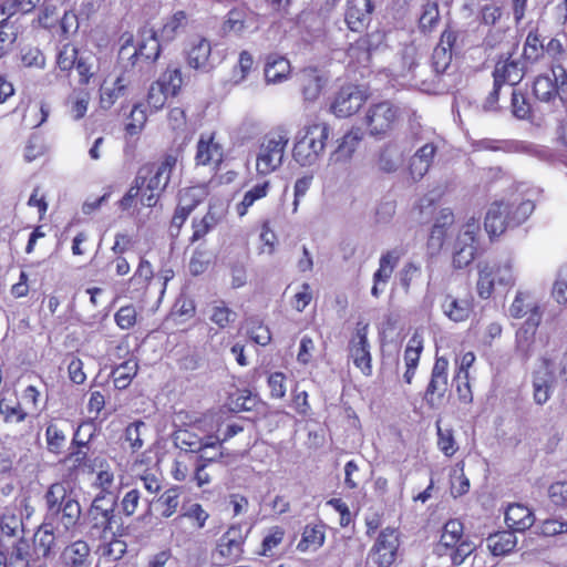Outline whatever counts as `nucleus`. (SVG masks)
I'll return each mask as SVG.
<instances>
[{"label":"nucleus","instance_id":"nucleus-1","mask_svg":"<svg viewBox=\"0 0 567 567\" xmlns=\"http://www.w3.org/2000/svg\"><path fill=\"white\" fill-rule=\"evenodd\" d=\"M534 209L535 205L532 200L523 199L519 196L494 202L486 213L485 229L491 236H498L506 228L523 224Z\"/></svg>","mask_w":567,"mask_h":567},{"label":"nucleus","instance_id":"nucleus-2","mask_svg":"<svg viewBox=\"0 0 567 567\" xmlns=\"http://www.w3.org/2000/svg\"><path fill=\"white\" fill-rule=\"evenodd\" d=\"M47 504L45 523L61 525L64 530L73 528L81 517V505L63 483L52 484L44 495Z\"/></svg>","mask_w":567,"mask_h":567},{"label":"nucleus","instance_id":"nucleus-3","mask_svg":"<svg viewBox=\"0 0 567 567\" xmlns=\"http://www.w3.org/2000/svg\"><path fill=\"white\" fill-rule=\"evenodd\" d=\"M176 164L177 156L167 154L159 163L148 164L140 169L136 184L146 188L141 199L144 206L154 207L156 205L157 198L171 181Z\"/></svg>","mask_w":567,"mask_h":567},{"label":"nucleus","instance_id":"nucleus-4","mask_svg":"<svg viewBox=\"0 0 567 567\" xmlns=\"http://www.w3.org/2000/svg\"><path fill=\"white\" fill-rule=\"evenodd\" d=\"M330 127L326 123H315L305 128V134L297 140L292 150L293 159L303 167L316 165L326 148Z\"/></svg>","mask_w":567,"mask_h":567},{"label":"nucleus","instance_id":"nucleus-5","mask_svg":"<svg viewBox=\"0 0 567 567\" xmlns=\"http://www.w3.org/2000/svg\"><path fill=\"white\" fill-rule=\"evenodd\" d=\"M116 501L99 494L87 509V523L92 536L107 539L117 526L122 527L121 517L116 514Z\"/></svg>","mask_w":567,"mask_h":567},{"label":"nucleus","instance_id":"nucleus-6","mask_svg":"<svg viewBox=\"0 0 567 567\" xmlns=\"http://www.w3.org/2000/svg\"><path fill=\"white\" fill-rule=\"evenodd\" d=\"M477 268L476 290L482 299H488L496 285L504 287L515 285L516 274L512 258H505L495 262H480Z\"/></svg>","mask_w":567,"mask_h":567},{"label":"nucleus","instance_id":"nucleus-7","mask_svg":"<svg viewBox=\"0 0 567 567\" xmlns=\"http://www.w3.org/2000/svg\"><path fill=\"white\" fill-rule=\"evenodd\" d=\"M288 143L289 137L284 131L264 136L256 154V171L259 175L267 176L282 165Z\"/></svg>","mask_w":567,"mask_h":567},{"label":"nucleus","instance_id":"nucleus-8","mask_svg":"<svg viewBox=\"0 0 567 567\" xmlns=\"http://www.w3.org/2000/svg\"><path fill=\"white\" fill-rule=\"evenodd\" d=\"M123 43L118 51L120 60H128L131 65L134 66L140 61L148 63L154 62L161 52L159 40L156 32L152 29L144 28L138 35L136 44L132 35L122 37Z\"/></svg>","mask_w":567,"mask_h":567},{"label":"nucleus","instance_id":"nucleus-9","mask_svg":"<svg viewBox=\"0 0 567 567\" xmlns=\"http://www.w3.org/2000/svg\"><path fill=\"white\" fill-rule=\"evenodd\" d=\"M533 90L537 100L546 103L558 101L565 106L567 100L566 69L560 64H551L548 73L535 79Z\"/></svg>","mask_w":567,"mask_h":567},{"label":"nucleus","instance_id":"nucleus-10","mask_svg":"<svg viewBox=\"0 0 567 567\" xmlns=\"http://www.w3.org/2000/svg\"><path fill=\"white\" fill-rule=\"evenodd\" d=\"M480 229L477 220L467 221L454 244L452 265L455 269H463L472 264L476 255V235Z\"/></svg>","mask_w":567,"mask_h":567},{"label":"nucleus","instance_id":"nucleus-11","mask_svg":"<svg viewBox=\"0 0 567 567\" xmlns=\"http://www.w3.org/2000/svg\"><path fill=\"white\" fill-rule=\"evenodd\" d=\"M399 546L400 542L396 530L386 527L379 533L369 553V558L378 567H390L395 560Z\"/></svg>","mask_w":567,"mask_h":567},{"label":"nucleus","instance_id":"nucleus-12","mask_svg":"<svg viewBox=\"0 0 567 567\" xmlns=\"http://www.w3.org/2000/svg\"><path fill=\"white\" fill-rule=\"evenodd\" d=\"M398 118V109L390 102H380L371 105L364 117L367 128L372 136L384 135Z\"/></svg>","mask_w":567,"mask_h":567},{"label":"nucleus","instance_id":"nucleus-13","mask_svg":"<svg viewBox=\"0 0 567 567\" xmlns=\"http://www.w3.org/2000/svg\"><path fill=\"white\" fill-rule=\"evenodd\" d=\"M367 101V94L357 85H347L336 94L330 111L340 118L355 114Z\"/></svg>","mask_w":567,"mask_h":567},{"label":"nucleus","instance_id":"nucleus-14","mask_svg":"<svg viewBox=\"0 0 567 567\" xmlns=\"http://www.w3.org/2000/svg\"><path fill=\"white\" fill-rule=\"evenodd\" d=\"M449 360L444 357H436L430 382L426 386L424 399L431 405L437 404L449 389Z\"/></svg>","mask_w":567,"mask_h":567},{"label":"nucleus","instance_id":"nucleus-15","mask_svg":"<svg viewBox=\"0 0 567 567\" xmlns=\"http://www.w3.org/2000/svg\"><path fill=\"white\" fill-rule=\"evenodd\" d=\"M549 363L542 358L540 364L532 373L533 399L538 405L547 403L554 393L556 380Z\"/></svg>","mask_w":567,"mask_h":567},{"label":"nucleus","instance_id":"nucleus-16","mask_svg":"<svg viewBox=\"0 0 567 567\" xmlns=\"http://www.w3.org/2000/svg\"><path fill=\"white\" fill-rule=\"evenodd\" d=\"M195 429H198L196 424L176 430L173 434L175 446L189 453H198L217 446L219 443L217 437L214 435L202 436L194 431Z\"/></svg>","mask_w":567,"mask_h":567},{"label":"nucleus","instance_id":"nucleus-17","mask_svg":"<svg viewBox=\"0 0 567 567\" xmlns=\"http://www.w3.org/2000/svg\"><path fill=\"white\" fill-rule=\"evenodd\" d=\"M368 328V324L358 327L357 332L349 344L350 357L353 360L354 365L365 375H370L372 372L370 344L367 338Z\"/></svg>","mask_w":567,"mask_h":567},{"label":"nucleus","instance_id":"nucleus-18","mask_svg":"<svg viewBox=\"0 0 567 567\" xmlns=\"http://www.w3.org/2000/svg\"><path fill=\"white\" fill-rule=\"evenodd\" d=\"M225 215L226 209L223 204L210 203L207 213L203 217L193 218L190 243L194 244L213 231L223 221Z\"/></svg>","mask_w":567,"mask_h":567},{"label":"nucleus","instance_id":"nucleus-19","mask_svg":"<svg viewBox=\"0 0 567 567\" xmlns=\"http://www.w3.org/2000/svg\"><path fill=\"white\" fill-rule=\"evenodd\" d=\"M373 4L371 0H348L344 21L353 32H362L371 21Z\"/></svg>","mask_w":567,"mask_h":567},{"label":"nucleus","instance_id":"nucleus-20","mask_svg":"<svg viewBox=\"0 0 567 567\" xmlns=\"http://www.w3.org/2000/svg\"><path fill=\"white\" fill-rule=\"evenodd\" d=\"M30 544L25 538L12 540L10 546L0 544V567H28Z\"/></svg>","mask_w":567,"mask_h":567},{"label":"nucleus","instance_id":"nucleus-21","mask_svg":"<svg viewBox=\"0 0 567 567\" xmlns=\"http://www.w3.org/2000/svg\"><path fill=\"white\" fill-rule=\"evenodd\" d=\"M443 315L453 322L466 321L473 312V300L470 297L457 298L446 293L440 303Z\"/></svg>","mask_w":567,"mask_h":567},{"label":"nucleus","instance_id":"nucleus-22","mask_svg":"<svg viewBox=\"0 0 567 567\" xmlns=\"http://www.w3.org/2000/svg\"><path fill=\"white\" fill-rule=\"evenodd\" d=\"M301 93L307 102H315L327 84V78L316 68H305L299 74Z\"/></svg>","mask_w":567,"mask_h":567},{"label":"nucleus","instance_id":"nucleus-23","mask_svg":"<svg viewBox=\"0 0 567 567\" xmlns=\"http://www.w3.org/2000/svg\"><path fill=\"white\" fill-rule=\"evenodd\" d=\"M224 156L223 146L216 142L215 134H202L197 142L195 161L197 165H218Z\"/></svg>","mask_w":567,"mask_h":567},{"label":"nucleus","instance_id":"nucleus-24","mask_svg":"<svg viewBox=\"0 0 567 567\" xmlns=\"http://www.w3.org/2000/svg\"><path fill=\"white\" fill-rule=\"evenodd\" d=\"M437 147L434 143L420 146L409 161V173L414 181L422 179L433 164Z\"/></svg>","mask_w":567,"mask_h":567},{"label":"nucleus","instance_id":"nucleus-25","mask_svg":"<svg viewBox=\"0 0 567 567\" xmlns=\"http://www.w3.org/2000/svg\"><path fill=\"white\" fill-rule=\"evenodd\" d=\"M525 71V62L507 58L496 63L493 76L496 83H501L502 85L508 84L509 86H514L522 81Z\"/></svg>","mask_w":567,"mask_h":567},{"label":"nucleus","instance_id":"nucleus-26","mask_svg":"<svg viewBox=\"0 0 567 567\" xmlns=\"http://www.w3.org/2000/svg\"><path fill=\"white\" fill-rule=\"evenodd\" d=\"M212 45L204 38L195 39L190 42L186 51L187 64L195 70L208 72L213 65L210 63Z\"/></svg>","mask_w":567,"mask_h":567},{"label":"nucleus","instance_id":"nucleus-27","mask_svg":"<svg viewBox=\"0 0 567 567\" xmlns=\"http://www.w3.org/2000/svg\"><path fill=\"white\" fill-rule=\"evenodd\" d=\"M255 14L246 8H236L227 13L223 24V31L228 34L241 37L246 31L255 27Z\"/></svg>","mask_w":567,"mask_h":567},{"label":"nucleus","instance_id":"nucleus-28","mask_svg":"<svg viewBox=\"0 0 567 567\" xmlns=\"http://www.w3.org/2000/svg\"><path fill=\"white\" fill-rule=\"evenodd\" d=\"M244 537L240 527L231 526L218 540L217 553L228 559L236 561L243 554Z\"/></svg>","mask_w":567,"mask_h":567},{"label":"nucleus","instance_id":"nucleus-29","mask_svg":"<svg viewBox=\"0 0 567 567\" xmlns=\"http://www.w3.org/2000/svg\"><path fill=\"white\" fill-rule=\"evenodd\" d=\"M208 518L209 514L200 504H192L187 508H184V512L171 522L172 536L179 537L183 532L185 519L190 520L196 529H202L205 527Z\"/></svg>","mask_w":567,"mask_h":567},{"label":"nucleus","instance_id":"nucleus-30","mask_svg":"<svg viewBox=\"0 0 567 567\" xmlns=\"http://www.w3.org/2000/svg\"><path fill=\"white\" fill-rule=\"evenodd\" d=\"M456 40L454 32L444 31L432 53V66L436 74L444 73L452 61V47Z\"/></svg>","mask_w":567,"mask_h":567},{"label":"nucleus","instance_id":"nucleus-31","mask_svg":"<svg viewBox=\"0 0 567 567\" xmlns=\"http://www.w3.org/2000/svg\"><path fill=\"white\" fill-rule=\"evenodd\" d=\"M488 147L495 151H504L506 153L527 154L542 161H548L551 156L548 148L525 141H503L498 142L497 145H489Z\"/></svg>","mask_w":567,"mask_h":567},{"label":"nucleus","instance_id":"nucleus-32","mask_svg":"<svg viewBox=\"0 0 567 567\" xmlns=\"http://www.w3.org/2000/svg\"><path fill=\"white\" fill-rule=\"evenodd\" d=\"M405 147L399 142H389L379 154L378 167L385 173L395 172L403 163Z\"/></svg>","mask_w":567,"mask_h":567},{"label":"nucleus","instance_id":"nucleus-33","mask_svg":"<svg viewBox=\"0 0 567 567\" xmlns=\"http://www.w3.org/2000/svg\"><path fill=\"white\" fill-rule=\"evenodd\" d=\"M363 138V133L360 128H352L338 142V147L330 155V162L332 163H346L348 162L359 143Z\"/></svg>","mask_w":567,"mask_h":567},{"label":"nucleus","instance_id":"nucleus-34","mask_svg":"<svg viewBox=\"0 0 567 567\" xmlns=\"http://www.w3.org/2000/svg\"><path fill=\"white\" fill-rule=\"evenodd\" d=\"M505 522L513 532H524L533 526L535 518L526 506L513 504L505 512Z\"/></svg>","mask_w":567,"mask_h":567},{"label":"nucleus","instance_id":"nucleus-35","mask_svg":"<svg viewBox=\"0 0 567 567\" xmlns=\"http://www.w3.org/2000/svg\"><path fill=\"white\" fill-rule=\"evenodd\" d=\"M290 62L276 53L269 54L265 65L267 83L277 84L286 81L290 74Z\"/></svg>","mask_w":567,"mask_h":567},{"label":"nucleus","instance_id":"nucleus-36","mask_svg":"<svg viewBox=\"0 0 567 567\" xmlns=\"http://www.w3.org/2000/svg\"><path fill=\"white\" fill-rule=\"evenodd\" d=\"M90 547L84 540H75L66 546L62 559L66 567H90Z\"/></svg>","mask_w":567,"mask_h":567},{"label":"nucleus","instance_id":"nucleus-37","mask_svg":"<svg viewBox=\"0 0 567 567\" xmlns=\"http://www.w3.org/2000/svg\"><path fill=\"white\" fill-rule=\"evenodd\" d=\"M0 544H4L6 538L11 542L17 540L18 538H24L22 517L19 514H16L14 511L6 508L0 517Z\"/></svg>","mask_w":567,"mask_h":567},{"label":"nucleus","instance_id":"nucleus-38","mask_svg":"<svg viewBox=\"0 0 567 567\" xmlns=\"http://www.w3.org/2000/svg\"><path fill=\"white\" fill-rule=\"evenodd\" d=\"M197 188H188L182 192L179 205L176 207L172 224L174 228H182L190 213L200 203V198H195Z\"/></svg>","mask_w":567,"mask_h":567},{"label":"nucleus","instance_id":"nucleus-39","mask_svg":"<svg viewBox=\"0 0 567 567\" xmlns=\"http://www.w3.org/2000/svg\"><path fill=\"white\" fill-rule=\"evenodd\" d=\"M35 550L44 558L51 557L56 553V540L54 526L43 522L34 535Z\"/></svg>","mask_w":567,"mask_h":567},{"label":"nucleus","instance_id":"nucleus-40","mask_svg":"<svg viewBox=\"0 0 567 567\" xmlns=\"http://www.w3.org/2000/svg\"><path fill=\"white\" fill-rule=\"evenodd\" d=\"M128 80L124 75H120L109 85L106 82L100 89V105L104 110L111 109L114 103L125 95Z\"/></svg>","mask_w":567,"mask_h":567},{"label":"nucleus","instance_id":"nucleus-41","mask_svg":"<svg viewBox=\"0 0 567 567\" xmlns=\"http://www.w3.org/2000/svg\"><path fill=\"white\" fill-rule=\"evenodd\" d=\"M486 544L494 556H503L509 554L516 547L517 538L513 532L503 530L489 535Z\"/></svg>","mask_w":567,"mask_h":567},{"label":"nucleus","instance_id":"nucleus-42","mask_svg":"<svg viewBox=\"0 0 567 567\" xmlns=\"http://www.w3.org/2000/svg\"><path fill=\"white\" fill-rule=\"evenodd\" d=\"M326 539L324 526L321 524L306 525L297 549L301 553L319 549Z\"/></svg>","mask_w":567,"mask_h":567},{"label":"nucleus","instance_id":"nucleus-43","mask_svg":"<svg viewBox=\"0 0 567 567\" xmlns=\"http://www.w3.org/2000/svg\"><path fill=\"white\" fill-rule=\"evenodd\" d=\"M401 256V250L396 248L383 252L379 259V267L373 274V281L388 284Z\"/></svg>","mask_w":567,"mask_h":567},{"label":"nucleus","instance_id":"nucleus-44","mask_svg":"<svg viewBox=\"0 0 567 567\" xmlns=\"http://www.w3.org/2000/svg\"><path fill=\"white\" fill-rule=\"evenodd\" d=\"M111 535V539L99 546L101 557L106 558L109 561H116L121 559L127 549V545L120 537L122 534L121 526H117L115 532Z\"/></svg>","mask_w":567,"mask_h":567},{"label":"nucleus","instance_id":"nucleus-45","mask_svg":"<svg viewBox=\"0 0 567 567\" xmlns=\"http://www.w3.org/2000/svg\"><path fill=\"white\" fill-rule=\"evenodd\" d=\"M270 183L265 181L256 184L249 190H247L243 197V200L237 204L236 212L243 217L247 214L248 209L259 199L265 198L268 195Z\"/></svg>","mask_w":567,"mask_h":567},{"label":"nucleus","instance_id":"nucleus-46","mask_svg":"<svg viewBox=\"0 0 567 567\" xmlns=\"http://www.w3.org/2000/svg\"><path fill=\"white\" fill-rule=\"evenodd\" d=\"M0 415L7 424H19L25 421L28 413L19 401L2 398L0 399Z\"/></svg>","mask_w":567,"mask_h":567},{"label":"nucleus","instance_id":"nucleus-47","mask_svg":"<svg viewBox=\"0 0 567 567\" xmlns=\"http://www.w3.org/2000/svg\"><path fill=\"white\" fill-rule=\"evenodd\" d=\"M137 368V362L134 359H128L114 368L112 371V378L115 388L120 390L126 389L132 379L136 375Z\"/></svg>","mask_w":567,"mask_h":567},{"label":"nucleus","instance_id":"nucleus-48","mask_svg":"<svg viewBox=\"0 0 567 567\" xmlns=\"http://www.w3.org/2000/svg\"><path fill=\"white\" fill-rule=\"evenodd\" d=\"M187 20V16L184 11H176L163 24L159 38L166 42L174 40L176 35L185 29Z\"/></svg>","mask_w":567,"mask_h":567},{"label":"nucleus","instance_id":"nucleus-49","mask_svg":"<svg viewBox=\"0 0 567 567\" xmlns=\"http://www.w3.org/2000/svg\"><path fill=\"white\" fill-rule=\"evenodd\" d=\"M257 404V396L248 390H237L228 399V406L233 412L252 411Z\"/></svg>","mask_w":567,"mask_h":567},{"label":"nucleus","instance_id":"nucleus-50","mask_svg":"<svg viewBox=\"0 0 567 567\" xmlns=\"http://www.w3.org/2000/svg\"><path fill=\"white\" fill-rule=\"evenodd\" d=\"M539 303L534 300L530 293L525 291H517L512 305L509 306V316L516 319H520L527 316L534 307Z\"/></svg>","mask_w":567,"mask_h":567},{"label":"nucleus","instance_id":"nucleus-51","mask_svg":"<svg viewBox=\"0 0 567 567\" xmlns=\"http://www.w3.org/2000/svg\"><path fill=\"white\" fill-rule=\"evenodd\" d=\"M523 58L525 64L527 62L536 63L544 58V42L539 39L537 33L528 32L524 43Z\"/></svg>","mask_w":567,"mask_h":567},{"label":"nucleus","instance_id":"nucleus-52","mask_svg":"<svg viewBox=\"0 0 567 567\" xmlns=\"http://www.w3.org/2000/svg\"><path fill=\"white\" fill-rule=\"evenodd\" d=\"M48 451L54 454L61 453L66 442V434L56 423H50L45 430Z\"/></svg>","mask_w":567,"mask_h":567},{"label":"nucleus","instance_id":"nucleus-53","mask_svg":"<svg viewBox=\"0 0 567 567\" xmlns=\"http://www.w3.org/2000/svg\"><path fill=\"white\" fill-rule=\"evenodd\" d=\"M236 312L225 306L224 302H215L209 310V319L212 322L224 329L236 320Z\"/></svg>","mask_w":567,"mask_h":567},{"label":"nucleus","instance_id":"nucleus-54","mask_svg":"<svg viewBox=\"0 0 567 567\" xmlns=\"http://www.w3.org/2000/svg\"><path fill=\"white\" fill-rule=\"evenodd\" d=\"M440 20V11L439 4L435 1H426L422 6V13L420 16V28L423 31H432L434 27L439 23Z\"/></svg>","mask_w":567,"mask_h":567},{"label":"nucleus","instance_id":"nucleus-55","mask_svg":"<svg viewBox=\"0 0 567 567\" xmlns=\"http://www.w3.org/2000/svg\"><path fill=\"white\" fill-rule=\"evenodd\" d=\"M81 84H87L95 73V58L92 53H81L75 62Z\"/></svg>","mask_w":567,"mask_h":567},{"label":"nucleus","instance_id":"nucleus-56","mask_svg":"<svg viewBox=\"0 0 567 567\" xmlns=\"http://www.w3.org/2000/svg\"><path fill=\"white\" fill-rule=\"evenodd\" d=\"M18 38V28L8 19L0 21V55L8 53Z\"/></svg>","mask_w":567,"mask_h":567},{"label":"nucleus","instance_id":"nucleus-57","mask_svg":"<svg viewBox=\"0 0 567 567\" xmlns=\"http://www.w3.org/2000/svg\"><path fill=\"white\" fill-rule=\"evenodd\" d=\"M535 334L536 332L523 328L516 332V351L525 360L534 352Z\"/></svg>","mask_w":567,"mask_h":567},{"label":"nucleus","instance_id":"nucleus-58","mask_svg":"<svg viewBox=\"0 0 567 567\" xmlns=\"http://www.w3.org/2000/svg\"><path fill=\"white\" fill-rule=\"evenodd\" d=\"M220 456L221 455L206 456L202 454L197 457L193 475V481L196 483L197 487H203L205 485L210 484L212 478L210 475L206 472V467L208 466V464L217 461Z\"/></svg>","mask_w":567,"mask_h":567},{"label":"nucleus","instance_id":"nucleus-59","mask_svg":"<svg viewBox=\"0 0 567 567\" xmlns=\"http://www.w3.org/2000/svg\"><path fill=\"white\" fill-rule=\"evenodd\" d=\"M147 426L143 421H136L127 425L125 429V440L128 442L132 451L136 452L144 445L143 435Z\"/></svg>","mask_w":567,"mask_h":567},{"label":"nucleus","instance_id":"nucleus-60","mask_svg":"<svg viewBox=\"0 0 567 567\" xmlns=\"http://www.w3.org/2000/svg\"><path fill=\"white\" fill-rule=\"evenodd\" d=\"M422 350L423 338L419 333H414L410 338L404 351L405 365L411 368H417Z\"/></svg>","mask_w":567,"mask_h":567},{"label":"nucleus","instance_id":"nucleus-61","mask_svg":"<svg viewBox=\"0 0 567 567\" xmlns=\"http://www.w3.org/2000/svg\"><path fill=\"white\" fill-rule=\"evenodd\" d=\"M81 53L78 49L70 44H63L56 55V64L61 71H71L74 69L75 62Z\"/></svg>","mask_w":567,"mask_h":567},{"label":"nucleus","instance_id":"nucleus-62","mask_svg":"<svg viewBox=\"0 0 567 567\" xmlns=\"http://www.w3.org/2000/svg\"><path fill=\"white\" fill-rule=\"evenodd\" d=\"M169 95H176L182 85V73L178 68H167L157 80Z\"/></svg>","mask_w":567,"mask_h":567},{"label":"nucleus","instance_id":"nucleus-63","mask_svg":"<svg viewBox=\"0 0 567 567\" xmlns=\"http://www.w3.org/2000/svg\"><path fill=\"white\" fill-rule=\"evenodd\" d=\"M147 114L143 104H136L131 111L128 116V122L125 126L126 132L130 135H135L140 133L146 123Z\"/></svg>","mask_w":567,"mask_h":567},{"label":"nucleus","instance_id":"nucleus-64","mask_svg":"<svg viewBox=\"0 0 567 567\" xmlns=\"http://www.w3.org/2000/svg\"><path fill=\"white\" fill-rule=\"evenodd\" d=\"M550 363V370H554L555 380H561L567 384V349L553 357H545Z\"/></svg>","mask_w":567,"mask_h":567}]
</instances>
